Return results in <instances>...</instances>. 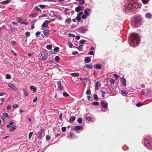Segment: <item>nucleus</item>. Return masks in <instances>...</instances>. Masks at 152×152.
<instances>
[{
  "instance_id": "obj_60",
  "label": "nucleus",
  "mask_w": 152,
  "mask_h": 152,
  "mask_svg": "<svg viewBox=\"0 0 152 152\" xmlns=\"http://www.w3.org/2000/svg\"><path fill=\"white\" fill-rule=\"evenodd\" d=\"M62 114L61 113L59 115V119L61 120H62Z\"/></svg>"
},
{
  "instance_id": "obj_45",
  "label": "nucleus",
  "mask_w": 152,
  "mask_h": 152,
  "mask_svg": "<svg viewBox=\"0 0 152 152\" xmlns=\"http://www.w3.org/2000/svg\"><path fill=\"white\" fill-rule=\"evenodd\" d=\"M81 17L80 16H77L76 17L75 19L77 21H79L81 20Z\"/></svg>"
},
{
  "instance_id": "obj_24",
  "label": "nucleus",
  "mask_w": 152,
  "mask_h": 152,
  "mask_svg": "<svg viewBox=\"0 0 152 152\" xmlns=\"http://www.w3.org/2000/svg\"><path fill=\"white\" fill-rule=\"evenodd\" d=\"M83 45H80L78 47H75V48H77L80 51H82L83 50Z\"/></svg>"
},
{
  "instance_id": "obj_30",
  "label": "nucleus",
  "mask_w": 152,
  "mask_h": 152,
  "mask_svg": "<svg viewBox=\"0 0 152 152\" xmlns=\"http://www.w3.org/2000/svg\"><path fill=\"white\" fill-rule=\"evenodd\" d=\"M71 22V20L69 18H68L65 20V23H69Z\"/></svg>"
},
{
  "instance_id": "obj_17",
  "label": "nucleus",
  "mask_w": 152,
  "mask_h": 152,
  "mask_svg": "<svg viewBox=\"0 0 152 152\" xmlns=\"http://www.w3.org/2000/svg\"><path fill=\"white\" fill-rule=\"evenodd\" d=\"M8 86L10 88H11L12 89H15V86L14 84L12 83H9L8 84Z\"/></svg>"
},
{
  "instance_id": "obj_51",
  "label": "nucleus",
  "mask_w": 152,
  "mask_h": 152,
  "mask_svg": "<svg viewBox=\"0 0 152 152\" xmlns=\"http://www.w3.org/2000/svg\"><path fill=\"white\" fill-rule=\"evenodd\" d=\"M33 132H30L28 134V138L29 139H30L32 135L33 134Z\"/></svg>"
},
{
  "instance_id": "obj_29",
  "label": "nucleus",
  "mask_w": 152,
  "mask_h": 152,
  "mask_svg": "<svg viewBox=\"0 0 152 152\" xmlns=\"http://www.w3.org/2000/svg\"><path fill=\"white\" fill-rule=\"evenodd\" d=\"M94 99L95 100H98V98L97 95L96 94H94L93 95Z\"/></svg>"
},
{
  "instance_id": "obj_33",
  "label": "nucleus",
  "mask_w": 152,
  "mask_h": 152,
  "mask_svg": "<svg viewBox=\"0 0 152 152\" xmlns=\"http://www.w3.org/2000/svg\"><path fill=\"white\" fill-rule=\"evenodd\" d=\"M65 13L68 15H70V13L69 12V10L68 8H65Z\"/></svg>"
},
{
  "instance_id": "obj_56",
  "label": "nucleus",
  "mask_w": 152,
  "mask_h": 152,
  "mask_svg": "<svg viewBox=\"0 0 152 152\" xmlns=\"http://www.w3.org/2000/svg\"><path fill=\"white\" fill-rule=\"evenodd\" d=\"M142 2L144 4H146L148 3V1L146 0H142Z\"/></svg>"
},
{
  "instance_id": "obj_47",
  "label": "nucleus",
  "mask_w": 152,
  "mask_h": 152,
  "mask_svg": "<svg viewBox=\"0 0 152 152\" xmlns=\"http://www.w3.org/2000/svg\"><path fill=\"white\" fill-rule=\"evenodd\" d=\"M66 130V127H63L61 128V130L63 132H65Z\"/></svg>"
},
{
  "instance_id": "obj_31",
  "label": "nucleus",
  "mask_w": 152,
  "mask_h": 152,
  "mask_svg": "<svg viewBox=\"0 0 152 152\" xmlns=\"http://www.w3.org/2000/svg\"><path fill=\"white\" fill-rule=\"evenodd\" d=\"M17 128V126H13L12 127L10 128V132H12L15 129H16Z\"/></svg>"
},
{
  "instance_id": "obj_42",
  "label": "nucleus",
  "mask_w": 152,
  "mask_h": 152,
  "mask_svg": "<svg viewBox=\"0 0 152 152\" xmlns=\"http://www.w3.org/2000/svg\"><path fill=\"white\" fill-rule=\"evenodd\" d=\"M63 95L64 97H67L69 96V94L66 92H64L63 93Z\"/></svg>"
},
{
  "instance_id": "obj_50",
  "label": "nucleus",
  "mask_w": 152,
  "mask_h": 152,
  "mask_svg": "<svg viewBox=\"0 0 152 152\" xmlns=\"http://www.w3.org/2000/svg\"><path fill=\"white\" fill-rule=\"evenodd\" d=\"M39 6L42 9H43L46 7V6L44 5L39 4Z\"/></svg>"
},
{
  "instance_id": "obj_15",
  "label": "nucleus",
  "mask_w": 152,
  "mask_h": 152,
  "mask_svg": "<svg viewBox=\"0 0 152 152\" xmlns=\"http://www.w3.org/2000/svg\"><path fill=\"white\" fill-rule=\"evenodd\" d=\"M91 61V58L88 57H86L85 58L84 60V62L86 63H89Z\"/></svg>"
},
{
  "instance_id": "obj_25",
  "label": "nucleus",
  "mask_w": 152,
  "mask_h": 152,
  "mask_svg": "<svg viewBox=\"0 0 152 152\" xmlns=\"http://www.w3.org/2000/svg\"><path fill=\"white\" fill-rule=\"evenodd\" d=\"M94 68H96V69H101L102 67V66L99 64H97L95 65L94 66Z\"/></svg>"
},
{
  "instance_id": "obj_49",
  "label": "nucleus",
  "mask_w": 152,
  "mask_h": 152,
  "mask_svg": "<svg viewBox=\"0 0 152 152\" xmlns=\"http://www.w3.org/2000/svg\"><path fill=\"white\" fill-rule=\"evenodd\" d=\"M59 50V48L58 47H56L54 48V51L55 52H57Z\"/></svg>"
},
{
  "instance_id": "obj_46",
  "label": "nucleus",
  "mask_w": 152,
  "mask_h": 152,
  "mask_svg": "<svg viewBox=\"0 0 152 152\" xmlns=\"http://www.w3.org/2000/svg\"><path fill=\"white\" fill-rule=\"evenodd\" d=\"M52 48V47L51 45H48L46 46L47 48L49 50L51 49Z\"/></svg>"
},
{
  "instance_id": "obj_40",
  "label": "nucleus",
  "mask_w": 152,
  "mask_h": 152,
  "mask_svg": "<svg viewBox=\"0 0 152 152\" xmlns=\"http://www.w3.org/2000/svg\"><path fill=\"white\" fill-rule=\"evenodd\" d=\"M86 41L85 40H81L79 42V43L80 44H84L86 42Z\"/></svg>"
},
{
  "instance_id": "obj_43",
  "label": "nucleus",
  "mask_w": 152,
  "mask_h": 152,
  "mask_svg": "<svg viewBox=\"0 0 152 152\" xmlns=\"http://www.w3.org/2000/svg\"><path fill=\"white\" fill-rule=\"evenodd\" d=\"M5 77L7 79H10L11 78V75L9 74H7L6 75Z\"/></svg>"
},
{
  "instance_id": "obj_48",
  "label": "nucleus",
  "mask_w": 152,
  "mask_h": 152,
  "mask_svg": "<svg viewBox=\"0 0 152 152\" xmlns=\"http://www.w3.org/2000/svg\"><path fill=\"white\" fill-rule=\"evenodd\" d=\"M68 45H69V48H72V46H73L72 43L70 42H68L67 43Z\"/></svg>"
},
{
  "instance_id": "obj_61",
  "label": "nucleus",
  "mask_w": 152,
  "mask_h": 152,
  "mask_svg": "<svg viewBox=\"0 0 152 152\" xmlns=\"http://www.w3.org/2000/svg\"><path fill=\"white\" fill-rule=\"evenodd\" d=\"M86 15L84 14L83 15L82 18L83 19H86Z\"/></svg>"
},
{
  "instance_id": "obj_11",
  "label": "nucleus",
  "mask_w": 152,
  "mask_h": 152,
  "mask_svg": "<svg viewBox=\"0 0 152 152\" xmlns=\"http://www.w3.org/2000/svg\"><path fill=\"white\" fill-rule=\"evenodd\" d=\"M11 1V0H7L6 1H3L0 3V4H2L6 5L9 3H10Z\"/></svg>"
},
{
  "instance_id": "obj_2",
  "label": "nucleus",
  "mask_w": 152,
  "mask_h": 152,
  "mask_svg": "<svg viewBox=\"0 0 152 152\" xmlns=\"http://www.w3.org/2000/svg\"><path fill=\"white\" fill-rule=\"evenodd\" d=\"M136 6V4L135 3L129 0L125 4V5H124L125 11L127 13L131 11H134L135 10Z\"/></svg>"
},
{
  "instance_id": "obj_53",
  "label": "nucleus",
  "mask_w": 152,
  "mask_h": 152,
  "mask_svg": "<svg viewBox=\"0 0 152 152\" xmlns=\"http://www.w3.org/2000/svg\"><path fill=\"white\" fill-rule=\"evenodd\" d=\"M35 9L37 10V11H38L41 12V10H40V9L37 6H36L35 7Z\"/></svg>"
},
{
  "instance_id": "obj_63",
  "label": "nucleus",
  "mask_w": 152,
  "mask_h": 152,
  "mask_svg": "<svg viewBox=\"0 0 152 152\" xmlns=\"http://www.w3.org/2000/svg\"><path fill=\"white\" fill-rule=\"evenodd\" d=\"M72 53L73 55H74L77 54L78 53V52L77 51H75L72 52Z\"/></svg>"
},
{
  "instance_id": "obj_5",
  "label": "nucleus",
  "mask_w": 152,
  "mask_h": 152,
  "mask_svg": "<svg viewBox=\"0 0 152 152\" xmlns=\"http://www.w3.org/2000/svg\"><path fill=\"white\" fill-rule=\"evenodd\" d=\"M88 30L87 28H85L84 27H82L78 28V31L81 33H84L86 31Z\"/></svg>"
},
{
  "instance_id": "obj_16",
  "label": "nucleus",
  "mask_w": 152,
  "mask_h": 152,
  "mask_svg": "<svg viewBox=\"0 0 152 152\" xmlns=\"http://www.w3.org/2000/svg\"><path fill=\"white\" fill-rule=\"evenodd\" d=\"M145 17L148 19H151L152 17V15L149 12L146 13L145 14Z\"/></svg>"
},
{
  "instance_id": "obj_59",
  "label": "nucleus",
  "mask_w": 152,
  "mask_h": 152,
  "mask_svg": "<svg viewBox=\"0 0 152 152\" xmlns=\"http://www.w3.org/2000/svg\"><path fill=\"white\" fill-rule=\"evenodd\" d=\"M68 36H69V37H75V35H74L73 34H71V33L69 34H68Z\"/></svg>"
},
{
  "instance_id": "obj_4",
  "label": "nucleus",
  "mask_w": 152,
  "mask_h": 152,
  "mask_svg": "<svg viewBox=\"0 0 152 152\" xmlns=\"http://www.w3.org/2000/svg\"><path fill=\"white\" fill-rule=\"evenodd\" d=\"M18 22L21 24L27 25L28 23L26 22L27 20L23 19L21 17H19L17 18Z\"/></svg>"
},
{
  "instance_id": "obj_54",
  "label": "nucleus",
  "mask_w": 152,
  "mask_h": 152,
  "mask_svg": "<svg viewBox=\"0 0 152 152\" xmlns=\"http://www.w3.org/2000/svg\"><path fill=\"white\" fill-rule=\"evenodd\" d=\"M46 139L47 140H49L50 139V136L49 135H47L46 136Z\"/></svg>"
},
{
  "instance_id": "obj_12",
  "label": "nucleus",
  "mask_w": 152,
  "mask_h": 152,
  "mask_svg": "<svg viewBox=\"0 0 152 152\" xmlns=\"http://www.w3.org/2000/svg\"><path fill=\"white\" fill-rule=\"evenodd\" d=\"M100 86V83L98 81H97L96 83L95 88L97 90H98Z\"/></svg>"
},
{
  "instance_id": "obj_18",
  "label": "nucleus",
  "mask_w": 152,
  "mask_h": 152,
  "mask_svg": "<svg viewBox=\"0 0 152 152\" xmlns=\"http://www.w3.org/2000/svg\"><path fill=\"white\" fill-rule=\"evenodd\" d=\"M50 22V21L48 20H45L42 24V27H47L48 24Z\"/></svg>"
},
{
  "instance_id": "obj_39",
  "label": "nucleus",
  "mask_w": 152,
  "mask_h": 152,
  "mask_svg": "<svg viewBox=\"0 0 152 152\" xmlns=\"http://www.w3.org/2000/svg\"><path fill=\"white\" fill-rule=\"evenodd\" d=\"M10 43L12 45H15L16 44V42L14 41H11Z\"/></svg>"
},
{
  "instance_id": "obj_35",
  "label": "nucleus",
  "mask_w": 152,
  "mask_h": 152,
  "mask_svg": "<svg viewBox=\"0 0 152 152\" xmlns=\"http://www.w3.org/2000/svg\"><path fill=\"white\" fill-rule=\"evenodd\" d=\"M92 104L95 106H98L99 104V103L98 102H94L92 103Z\"/></svg>"
},
{
  "instance_id": "obj_1",
  "label": "nucleus",
  "mask_w": 152,
  "mask_h": 152,
  "mask_svg": "<svg viewBox=\"0 0 152 152\" xmlns=\"http://www.w3.org/2000/svg\"><path fill=\"white\" fill-rule=\"evenodd\" d=\"M129 43L131 46L135 47L139 45L140 38L139 35L136 33L131 34L129 37Z\"/></svg>"
},
{
  "instance_id": "obj_10",
  "label": "nucleus",
  "mask_w": 152,
  "mask_h": 152,
  "mask_svg": "<svg viewBox=\"0 0 152 152\" xmlns=\"http://www.w3.org/2000/svg\"><path fill=\"white\" fill-rule=\"evenodd\" d=\"M43 132V129H42L38 133L37 138L38 140H41L42 138L41 135Z\"/></svg>"
},
{
  "instance_id": "obj_64",
  "label": "nucleus",
  "mask_w": 152,
  "mask_h": 152,
  "mask_svg": "<svg viewBox=\"0 0 152 152\" xmlns=\"http://www.w3.org/2000/svg\"><path fill=\"white\" fill-rule=\"evenodd\" d=\"M41 34V32L39 31H38L36 33V35L37 36Z\"/></svg>"
},
{
  "instance_id": "obj_62",
  "label": "nucleus",
  "mask_w": 152,
  "mask_h": 152,
  "mask_svg": "<svg viewBox=\"0 0 152 152\" xmlns=\"http://www.w3.org/2000/svg\"><path fill=\"white\" fill-rule=\"evenodd\" d=\"M83 14V13L82 12H80L77 14V16H80L82 15Z\"/></svg>"
},
{
  "instance_id": "obj_21",
  "label": "nucleus",
  "mask_w": 152,
  "mask_h": 152,
  "mask_svg": "<svg viewBox=\"0 0 152 152\" xmlns=\"http://www.w3.org/2000/svg\"><path fill=\"white\" fill-rule=\"evenodd\" d=\"M84 68H87L88 69H92V66L91 64H86L85 66L83 67Z\"/></svg>"
},
{
  "instance_id": "obj_6",
  "label": "nucleus",
  "mask_w": 152,
  "mask_h": 152,
  "mask_svg": "<svg viewBox=\"0 0 152 152\" xmlns=\"http://www.w3.org/2000/svg\"><path fill=\"white\" fill-rule=\"evenodd\" d=\"M101 104L102 107L105 109H107L108 108V104L106 102H104L103 101H101Z\"/></svg>"
},
{
  "instance_id": "obj_9",
  "label": "nucleus",
  "mask_w": 152,
  "mask_h": 152,
  "mask_svg": "<svg viewBox=\"0 0 152 152\" xmlns=\"http://www.w3.org/2000/svg\"><path fill=\"white\" fill-rule=\"evenodd\" d=\"M41 54L42 57V59L43 60H45L47 58L48 56L47 54L46 53H45L44 52H43L41 53Z\"/></svg>"
},
{
  "instance_id": "obj_52",
  "label": "nucleus",
  "mask_w": 152,
  "mask_h": 152,
  "mask_svg": "<svg viewBox=\"0 0 152 152\" xmlns=\"http://www.w3.org/2000/svg\"><path fill=\"white\" fill-rule=\"evenodd\" d=\"M25 35L26 37H28L30 35V33L29 32H27L26 33Z\"/></svg>"
},
{
  "instance_id": "obj_38",
  "label": "nucleus",
  "mask_w": 152,
  "mask_h": 152,
  "mask_svg": "<svg viewBox=\"0 0 152 152\" xmlns=\"http://www.w3.org/2000/svg\"><path fill=\"white\" fill-rule=\"evenodd\" d=\"M82 118H78L77 119V122L80 123V124H81L82 123Z\"/></svg>"
},
{
  "instance_id": "obj_23",
  "label": "nucleus",
  "mask_w": 152,
  "mask_h": 152,
  "mask_svg": "<svg viewBox=\"0 0 152 152\" xmlns=\"http://www.w3.org/2000/svg\"><path fill=\"white\" fill-rule=\"evenodd\" d=\"M76 1L79 2V3L80 5H83L85 3L84 0H76Z\"/></svg>"
},
{
  "instance_id": "obj_14",
  "label": "nucleus",
  "mask_w": 152,
  "mask_h": 152,
  "mask_svg": "<svg viewBox=\"0 0 152 152\" xmlns=\"http://www.w3.org/2000/svg\"><path fill=\"white\" fill-rule=\"evenodd\" d=\"M75 10L76 12H79L80 11L83 10V9L81 6H79L76 7Z\"/></svg>"
},
{
  "instance_id": "obj_32",
  "label": "nucleus",
  "mask_w": 152,
  "mask_h": 152,
  "mask_svg": "<svg viewBox=\"0 0 152 152\" xmlns=\"http://www.w3.org/2000/svg\"><path fill=\"white\" fill-rule=\"evenodd\" d=\"M121 92L122 94L124 96L127 94L128 93V92L122 90L121 91Z\"/></svg>"
},
{
  "instance_id": "obj_36",
  "label": "nucleus",
  "mask_w": 152,
  "mask_h": 152,
  "mask_svg": "<svg viewBox=\"0 0 152 152\" xmlns=\"http://www.w3.org/2000/svg\"><path fill=\"white\" fill-rule=\"evenodd\" d=\"M55 61L56 62H58L59 61L60 59V57L58 56H56L55 57Z\"/></svg>"
},
{
  "instance_id": "obj_19",
  "label": "nucleus",
  "mask_w": 152,
  "mask_h": 152,
  "mask_svg": "<svg viewBox=\"0 0 152 152\" xmlns=\"http://www.w3.org/2000/svg\"><path fill=\"white\" fill-rule=\"evenodd\" d=\"M82 129H83V127L81 126H76L74 127V129L75 130H78Z\"/></svg>"
},
{
  "instance_id": "obj_8",
  "label": "nucleus",
  "mask_w": 152,
  "mask_h": 152,
  "mask_svg": "<svg viewBox=\"0 0 152 152\" xmlns=\"http://www.w3.org/2000/svg\"><path fill=\"white\" fill-rule=\"evenodd\" d=\"M91 10L90 9H86L85 10H84V14L86 15L87 17H88L90 15L89 14V12L91 11Z\"/></svg>"
},
{
  "instance_id": "obj_28",
  "label": "nucleus",
  "mask_w": 152,
  "mask_h": 152,
  "mask_svg": "<svg viewBox=\"0 0 152 152\" xmlns=\"http://www.w3.org/2000/svg\"><path fill=\"white\" fill-rule=\"evenodd\" d=\"M86 120L89 122H91L92 118L89 116H88L86 118Z\"/></svg>"
},
{
  "instance_id": "obj_7",
  "label": "nucleus",
  "mask_w": 152,
  "mask_h": 152,
  "mask_svg": "<svg viewBox=\"0 0 152 152\" xmlns=\"http://www.w3.org/2000/svg\"><path fill=\"white\" fill-rule=\"evenodd\" d=\"M134 21L136 23H139L141 22L142 19L141 18L139 17H137L135 18Z\"/></svg>"
},
{
  "instance_id": "obj_34",
  "label": "nucleus",
  "mask_w": 152,
  "mask_h": 152,
  "mask_svg": "<svg viewBox=\"0 0 152 152\" xmlns=\"http://www.w3.org/2000/svg\"><path fill=\"white\" fill-rule=\"evenodd\" d=\"M30 88L31 89H33V90L34 91H36L37 89L36 87H34V86H32L30 87Z\"/></svg>"
},
{
  "instance_id": "obj_37",
  "label": "nucleus",
  "mask_w": 152,
  "mask_h": 152,
  "mask_svg": "<svg viewBox=\"0 0 152 152\" xmlns=\"http://www.w3.org/2000/svg\"><path fill=\"white\" fill-rule=\"evenodd\" d=\"M2 115H3V116H5V117L9 118H10L9 117V115H8V114L7 113H3L2 114Z\"/></svg>"
},
{
  "instance_id": "obj_20",
  "label": "nucleus",
  "mask_w": 152,
  "mask_h": 152,
  "mask_svg": "<svg viewBox=\"0 0 152 152\" xmlns=\"http://www.w3.org/2000/svg\"><path fill=\"white\" fill-rule=\"evenodd\" d=\"M57 85L58 86V87L59 88H61V89H64V87H62L61 86V82L60 81H58L57 82Z\"/></svg>"
},
{
  "instance_id": "obj_55",
  "label": "nucleus",
  "mask_w": 152,
  "mask_h": 152,
  "mask_svg": "<svg viewBox=\"0 0 152 152\" xmlns=\"http://www.w3.org/2000/svg\"><path fill=\"white\" fill-rule=\"evenodd\" d=\"M115 80L114 79H111L110 80V83L111 84H113L114 83Z\"/></svg>"
},
{
  "instance_id": "obj_44",
  "label": "nucleus",
  "mask_w": 152,
  "mask_h": 152,
  "mask_svg": "<svg viewBox=\"0 0 152 152\" xmlns=\"http://www.w3.org/2000/svg\"><path fill=\"white\" fill-rule=\"evenodd\" d=\"M91 93V90L89 89H87V91L86 92V94L87 95H89V94H90Z\"/></svg>"
},
{
  "instance_id": "obj_58",
  "label": "nucleus",
  "mask_w": 152,
  "mask_h": 152,
  "mask_svg": "<svg viewBox=\"0 0 152 152\" xmlns=\"http://www.w3.org/2000/svg\"><path fill=\"white\" fill-rule=\"evenodd\" d=\"M94 54V52L93 51H91L88 53V54L91 55H93Z\"/></svg>"
},
{
  "instance_id": "obj_3",
  "label": "nucleus",
  "mask_w": 152,
  "mask_h": 152,
  "mask_svg": "<svg viewBox=\"0 0 152 152\" xmlns=\"http://www.w3.org/2000/svg\"><path fill=\"white\" fill-rule=\"evenodd\" d=\"M145 145L147 147H149L150 146H152V137L151 135H149L147 137L144 139Z\"/></svg>"
},
{
  "instance_id": "obj_26",
  "label": "nucleus",
  "mask_w": 152,
  "mask_h": 152,
  "mask_svg": "<svg viewBox=\"0 0 152 152\" xmlns=\"http://www.w3.org/2000/svg\"><path fill=\"white\" fill-rule=\"evenodd\" d=\"M71 75L72 76L77 77L79 76V73H73L71 74Z\"/></svg>"
},
{
  "instance_id": "obj_57",
  "label": "nucleus",
  "mask_w": 152,
  "mask_h": 152,
  "mask_svg": "<svg viewBox=\"0 0 152 152\" xmlns=\"http://www.w3.org/2000/svg\"><path fill=\"white\" fill-rule=\"evenodd\" d=\"M136 106L138 107H139L142 106L141 103V102L138 103L136 104Z\"/></svg>"
},
{
  "instance_id": "obj_13",
  "label": "nucleus",
  "mask_w": 152,
  "mask_h": 152,
  "mask_svg": "<svg viewBox=\"0 0 152 152\" xmlns=\"http://www.w3.org/2000/svg\"><path fill=\"white\" fill-rule=\"evenodd\" d=\"M121 81L122 83V85L124 86H125L126 85V81L125 79L123 77L121 78Z\"/></svg>"
},
{
  "instance_id": "obj_41",
  "label": "nucleus",
  "mask_w": 152,
  "mask_h": 152,
  "mask_svg": "<svg viewBox=\"0 0 152 152\" xmlns=\"http://www.w3.org/2000/svg\"><path fill=\"white\" fill-rule=\"evenodd\" d=\"M75 135L72 132L70 133V137L72 139L74 138Z\"/></svg>"
},
{
  "instance_id": "obj_22",
  "label": "nucleus",
  "mask_w": 152,
  "mask_h": 152,
  "mask_svg": "<svg viewBox=\"0 0 152 152\" xmlns=\"http://www.w3.org/2000/svg\"><path fill=\"white\" fill-rule=\"evenodd\" d=\"M75 119V117L74 116H72L70 117L69 119V121L70 123H72Z\"/></svg>"
},
{
  "instance_id": "obj_27",
  "label": "nucleus",
  "mask_w": 152,
  "mask_h": 152,
  "mask_svg": "<svg viewBox=\"0 0 152 152\" xmlns=\"http://www.w3.org/2000/svg\"><path fill=\"white\" fill-rule=\"evenodd\" d=\"M50 31L49 30L47 29H46L45 30H44L43 31V33L44 35L46 36L49 33Z\"/></svg>"
}]
</instances>
